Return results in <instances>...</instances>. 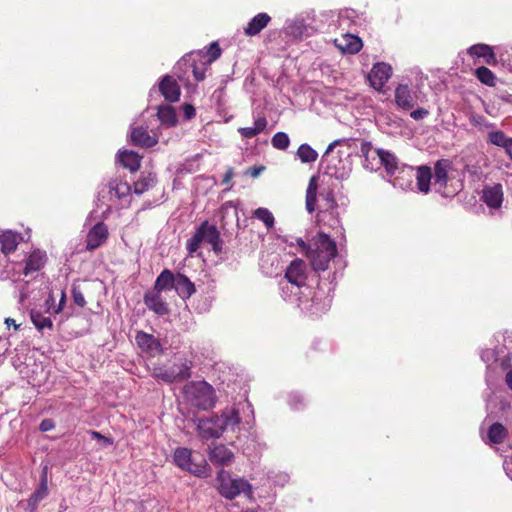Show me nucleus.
<instances>
[{
	"label": "nucleus",
	"instance_id": "1",
	"mask_svg": "<svg viewBox=\"0 0 512 512\" xmlns=\"http://www.w3.org/2000/svg\"><path fill=\"white\" fill-rule=\"evenodd\" d=\"M239 413L235 409L225 410L220 415L195 420L196 429L203 440L219 438L226 430H235L240 424Z\"/></svg>",
	"mask_w": 512,
	"mask_h": 512
},
{
	"label": "nucleus",
	"instance_id": "2",
	"mask_svg": "<svg viewBox=\"0 0 512 512\" xmlns=\"http://www.w3.org/2000/svg\"><path fill=\"white\" fill-rule=\"evenodd\" d=\"M306 255L315 271H325L337 255L336 243L329 235L320 232L312 239Z\"/></svg>",
	"mask_w": 512,
	"mask_h": 512
},
{
	"label": "nucleus",
	"instance_id": "3",
	"mask_svg": "<svg viewBox=\"0 0 512 512\" xmlns=\"http://www.w3.org/2000/svg\"><path fill=\"white\" fill-rule=\"evenodd\" d=\"M183 395L187 404L198 410L212 409L217 402L215 389L204 380L186 383L183 388Z\"/></svg>",
	"mask_w": 512,
	"mask_h": 512
},
{
	"label": "nucleus",
	"instance_id": "4",
	"mask_svg": "<svg viewBox=\"0 0 512 512\" xmlns=\"http://www.w3.org/2000/svg\"><path fill=\"white\" fill-rule=\"evenodd\" d=\"M209 244L215 253L222 251L223 241L217 227L208 221L202 222L195 230L193 236L187 240L186 249L189 255L194 254L201 244Z\"/></svg>",
	"mask_w": 512,
	"mask_h": 512
},
{
	"label": "nucleus",
	"instance_id": "5",
	"mask_svg": "<svg viewBox=\"0 0 512 512\" xmlns=\"http://www.w3.org/2000/svg\"><path fill=\"white\" fill-rule=\"evenodd\" d=\"M218 482L217 489L221 496L226 499L232 500L239 494L244 493L250 495L252 493V486L243 478H232L230 473L221 469L216 478Z\"/></svg>",
	"mask_w": 512,
	"mask_h": 512
},
{
	"label": "nucleus",
	"instance_id": "6",
	"mask_svg": "<svg viewBox=\"0 0 512 512\" xmlns=\"http://www.w3.org/2000/svg\"><path fill=\"white\" fill-rule=\"evenodd\" d=\"M360 153L364 157L363 165L365 168L374 169L370 163V155L373 153L378 157L379 163L385 167L389 175H394L399 170L397 158L392 153L383 149L373 150L371 142L363 141L360 146Z\"/></svg>",
	"mask_w": 512,
	"mask_h": 512
},
{
	"label": "nucleus",
	"instance_id": "7",
	"mask_svg": "<svg viewBox=\"0 0 512 512\" xmlns=\"http://www.w3.org/2000/svg\"><path fill=\"white\" fill-rule=\"evenodd\" d=\"M502 346H497L495 349H486L481 352V359L487 365L499 362L503 370L511 366L512 359V335H502Z\"/></svg>",
	"mask_w": 512,
	"mask_h": 512
},
{
	"label": "nucleus",
	"instance_id": "8",
	"mask_svg": "<svg viewBox=\"0 0 512 512\" xmlns=\"http://www.w3.org/2000/svg\"><path fill=\"white\" fill-rule=\"evenodd\" d=\"M192 362L184 359L180 363H174L171 367H154L152 375L159 381L173 383L183 381L191 376Z\"/></svg>",
	"mask_w": 512,
	"mask_h": 512
},
{
	"label": "nucleus",
	"instance_id": "9",
	"mask_svg": "<svg viewBox=\"0 0 512 512\" xmlns=\"http://www.w3.org/2000/svg\"><path fill=\"white\" fill-rule=\"evenodd\" d=\"M340 142L341 140H335L334 142L329 144L323 155V162L327 164V174H329L332 177H335L336 179L343 180L349 176V173L351 171L350 165L348 162H344L343 160H341L340 157L332 155L335 146L338 145Z\"/></svg>",
	"mask_w": 512,
	"mask_h": 512
},
{
	"label": "nucleus",
	"instance_id": "10",
	"mask_svg": "<svg viewBox=\"0 0 512 512\" xmlns=\"http://www.w3.org/2000/svg\"><path fill=\"white\" fill-rule=\"evenodd\" d=\"M331 288H328L326 292L321 284H318L316 291L310 300L304 299V304L301 309L313 315H319L326 312L332 302V296L330 294Z\"/></svg>",
	"mask_w": 512,
	"mask_h": 512
},
{
	"label": "nucleus",
	"instance_id": "11",
	"mask_svg": "<svg viewBox=\"0 0 512 512\" xmlns=\"http://www.w3.org/2000/svg\"><path fill=\"white\" fill-rule=\"evenodd\" d=\"M173 462L180 469L195 476L202 477L206 475V463H194L192 460V451L188 448H176L173 454Z\"/></svg>",
	"mask_w": 512,
	"mask_h": 512
},
{
	"label": "nucleus",
	"instance_id": "12",
	"mask_svg": "<svg viewBox=\"0 0 512 512\" xmlns=\"http://www.w3.org/2000/svg\"><path fill=\"white\" fill-rule=\"evenodd\" d=\"M320 204L318 209V221L324 222L326 218L329 216L332 218L333 223L331 226L339 225L338 212H337V202L334 198L332 191H328L327 193L320 194Z\"/></svg>",
	"mask_w": 512,
	"mask_h": 512
},
{
	"label": "nucleus",
	"instance_id": "13",
	"mask_svg": "<svg viewBox=\"0 0 512 512\" xmlns=\"http://www.w3.org/2000/svg\"><path fill=\"white\" fill-rule=\"evenodd\" d=\"M392 75V68L389 64L378 62L373 65L368 80L370 85L377 91H381Z\"/></svg>",
	"mask_w": 512,
	"mask_h": 512
},
{
	"label": "nucleus",
	"instance_id": "14",
	"mask_svg": "<svg viewBox=\"0 0 512 512\" xmlns=\"http://www.w3.org/2000/svg\"><path fill=\"white\" fill-rule=\"evenodd\" d=\"M284 280L296 283L305 287V290H309V287L306 285L307 265L305 261L299 258L293 260L286 269Z\"/></svg>",
	"mask_w": 512,
	"mask_h": 512
},
{
	"label": "nucleus",
	"instance_id": "15",
	"mask_svg": "<svg viewBox=\"0 0 512 512\" xmlns=\"http://www.w3.org/2000/svg\"><path fill=\"white\" fill-rule=\"evenodd\" d=\"M279 285L282 298L285 301L297 303V305L301 308L304 304V298L302 295L304 294L303 290H305V287L284 279L280 281Z\"/></svg>",
	"mask_w": 512,
	"mask_h": 512
},
{
	"label": "nucleus",
	"instance_id": "16",
	"mask_svg": "<svg viewBox=\"0 0 512 512\" xmlns=\"http://www.w3.org/2000/svg\"><path fill=\"white\" fill-rule=\"evenodd\" d=\"M482 201L491 209H499L503 202V187L500 183L486 185L482 190Z\"/></svg>",
	"mask_w": 512,
	"mask_h": 512
},
{
	"label": "nucleus",
	"instance_id": "17",
	"mask_svg": "<svg viewBox=\"0 0 512 512\" xmlns=\"http://www.w3.org/2000/svg\"><path fill=\"white\" fill-rule=\"evenodd\" d=\"M108 238V228L103 222L96 223L88 232L86 238L87 250H95Z\"/></svg>",
	"mask_w": 512,
	"mask_h": 512
},
{
	"label": "nucleus",
	"instance_id": "18",
	"mask_svg": "<svg viewBox=\"0 0 512 512\" xmlns=\"http://www.w3.org/2000/svg\"><path fill=\"white\" fill-rule=\"evenodd\" d=\"M144 304L146 307L159 316L169 313L168 304L163 300L161 292L152 289L144 294Z\"/></svg>",
	"mask_w": 512,
	"mask_h": 512
},
{
	"label": "nucleus",
	"instance_id": "19",
	"mask_svg": "<svg viewBox=\"0 0 512 512\" xmlns=\"http://www.w3.org/2000/svg\"><path fill=\"white\" fill-rule=\"evenodd\" d=\"M135 339L141 350L146 353L151 355L164 353V348L160 341L151 334L139 331L137 332Z\"/></svg>",
	"mask_w": 512,
	"mask_h": 512
},
{
	"label": "nucleus",
	"instance_id": "20",
	"mask_svg": "<svg viewBox=\"0 0 512 512\" xmlns=\"http://www.w3.org/2000/svg\"><path fill=\"white\" fill-rule=\"evenodd\" d=\"M395 102L400 109L408 111L416 105L417 96L408 85L399 84L395 90Z\"/></svg>",
	"mask_w": 512,
	"mask_h": 512
},
{
	"label": "nucleus",
	"instance_id": "21",
	"mask_svg": "<svg viewBox=\"0 0 512 512\" xmlns=\"http://www.w3.org/2000/svg\"><path fill=\"white\" fill-rule=\"evenodd\" d=\"M159 91L169 102H176L180 98V87L170 75H165L159 83Z\"/></svg>",
	"mask_w": 512,
	"mask_h": 512
},
{
	"label": "nucleus",
	"instance_id": "22",
	"mask_svg": "<svg viewBox=\"0 0 512 512\" xmlns=\"http://www.w3.org/2000/svg\"><path fill=\"white\" fill-rule=\"evenodd\" d=\"M452 168V162L449 159H439L434 164L433 178L436 185L445 188L448 183V173Z\"/></svg>",
	"mask_w": 512,
	"mask_h": 512
},
{
	"label": "nucleus",
	"instance_id": "23",
	"mask_svg": "<svg viewBox=\"0 0 512 512\" xmlns=\"http://www.w3.org/2000/svg\"><path fill=\"white\" fill-rule=\"evenodd\" d=\"M130 138L134 145L146 148L153 147L158 142L157 138L151 136L147 129L142 126L133 128L131 130Z\"/></svg>",
	"mask_w": 512,
	"mask_h": 512
},
{
	"label": "nucleus",
	"instance_id": "24",
	"mask_svg": "<svg viewBox=\"0 0 512 512\" xmlns=\"http://www.w3.org/2000/svg\"><path fill=\"white\" fill-rule=\"evenodd\" d=\"M270 21L271 17L267 13H258L248 22L244 28V34L250 37L256 36L267 27Z\"/></svg>",
	"mask_w": 512,
	"mask_h": 512
},
{
	"label": "nucleus",
	"instance_id": "25",
	"mask_svg": "<svg viewBox=\"0 0 512 512\" xmlns=\"http://www.w3.org/2000/svg\"><path fill=\"white\" fill-rule=\"evenodd\" d=\"M233 453L224 445H217L210 450L209 459L210 461L219 466L228 465L233 460Z\"/></svg>",
	"mask_w": 512,
	"mask_h": 512
},
{
	"label": "nucleus",
	"instance_id": "26",
	"mask_svg": "<svg viewBox=\"0 0 512 512\" xmlns=\"http://www.w3.org/2000/svg\"><path fill=\"white\" fill-rule=\"evenodd\" d=\"M174 289L182 299L190 298L196 291L195 286L190 279L181 273L176 274Z\"/></svg>",
	"mask_w": 512,
	"mask_h": 512
},
{
	"label": "nucleus",
	"instance_id": "27",
	"mask_svg": "<svg viewBox=\"0 0 512 512\" xmlns=\"http://www.w3.org/2000/svg\"><path fill=\"white\" fill-rule=\"evenodd\" d=\"M471 56L483 58L484 62L488 65H495L497 63L496 55L491 46L486 44H475L468 49Z\"/></svg>",
	"mask_w": 512,
	"mask_h": 512
},
{
	"label": "nucleus",
	"instance_id": "28",
	"mask_svg": "<svg viewBox=\"0 0 512 512\" xmlns=\"http://www.w3.org/2000/svg\"><path fill=\"white\" fill-rule=\"evenodd\" d=\"M432 170L429 166L422 165L416 170V181L417 188L422 193H428L430 191V182L432 179Z\"/></svg>",
	"mask_w": 512,
	"mask_h": 512
},
{
	"label": "nucleus",
	"instance_id": "29",
	"mask_svg": "<svg viewBox=\"0 0 512 512\" xmlns=\"http://www.w3.org/2000/svg\"><path fill=\"white\" fill-rule=\"evenodd\" d=\"M119 162L131 172L137 171L141 166V158L133 151H120L117 155Z\"/></svg>",
	"mask_w": 512,
	"mask_h": 512
},
{
	"label": "nucleus",
	"instance_id": "30",
	"mask_svg": "<svg viewBox=\"0 0 512 512\" xmlns=\"http://www.w3.org/2000/svg\"><path fill=\"white\" fill-rule=\"evenodd\" d=\"M176 275L168 269H164L156 278L153 289L162 292L174 288Z\"/></svg>",
	"mask_w": 512,
	"mask_h": 512
},
{
	"label": "nucleus",
	"instance_id": "31",
	"mask_svg": "<svg viewBox=\"0 0 512 512\" xmlns=\"http://www.w3.org/2000/svg\"><path fill=\"white\" fill-rule=\"evenodd\" d=\"M46 255L40 251H34L28 257L23 273L29 275L32 272L39 271L45 264Z\"/></svg>",
	"mask_w": 512,
	"mask_h": 512
},
{
	"label": "nucleus",
	"instance_id": "32",
	"mask_svg": "<svg viewBox=\"0 0 512 512\" xmlns=\"http://www.w3.org/2000/svg\"><path fill=\"white\" fill-rule=\"evenodd\" d=\"M49 489L48 486H45V483H39L38 487L31 494L29 499L27 500V508L28 512H36L39 503L48 496Z\"/></svg>",
	"mask_w": 512,
	"mask_h": 512
},
{
	"label": "nucleus",
	"instance_id": "33",
	"mask_svg": "<svg viewBox=\"0 0 512 512\" xmlns=\"http://www.w3.org/2000/svg\"><path fill=\"white\" fill-rule=\"evenodd\" d=\"M317 190H318V177L312 176L309 180L308 187L306 190V210L309 213L316 211L317 202Z\"/></svg>",
	"mask_w": 512,
	"mask_h": 512
},
{
	"label": "nucleus",
	"instance_id": "34",
	"mask_svg": "<svg viewBox=\"0 0 512 512\" xmlns=\"http://www.w3.org/2000/svg\"><path fill=\"white\" fill-rule=\"evenodd\" d=\"M507 436V428L499 422L491 424L487 432V438L491 444H501Z\"/></svg>",
	"mask_w": 512,
	"mask_h": 512
},
{
	"label": "nucleus",
	"instance_id": "35",
	"mask_svg": "<svg viewBox=\"0 0 512 512\" xmlns=\"http://www.w3.org/2000/svg\"><path fill=\"white\" fill-rule=\"evenodd\" d=\"M157 117L160 122L167 127H173L177 124V116L175 109L169 105H161L158 107Z\"/></svg>",
	"mask_w": 512,
	"mask_h": 512
},
{
	"label": "nucleus",
	"instance_id": "36",
	"mask_svg": "<svg viewBox=\"0 0 512 512\" xmlns=\"http://www.w3.org/2000/svg\"><path fill=\"white\" fill-rule=\"evenodd\" d=\"M267 124L268 122L265 117H258L255 119L253 127H241L238 129V132L244 138H253L263 132Z\"/></svg>",
	"mask_w": 512,
	"mask_h": 512
},
{
	"label": "nucleus",
	"instance_id": "37",
	"mask_svg": "<svg viewBox=\"0 0 512 512\" xmlns=\"http://www.w3.org/2000/svg\"><path fill=\"white\" fill-rule=\"evenodd\" d=\"M109 193L118 199L126 197L131 192V187L127 182L119 179H113L108 183Z\"/></svg>",
	"mask_w": 512,
	"mask_h": 512
},
{
	"label": "nucleus",
	"instance_id": "38",
	"mask_svg": "<svg viewBox=\"0 0 512 512\" xmlns=\"http://www.w3.org/2000/svg\"><path fill=\"white\" fill-rule=\"evenodd\" d=\"M0 245L5 254L15 251L18 245L17 235L11 231L4 232L0 236Z\"/></svg>",
	"mask_w": 512,
	"mask_h": 512
},
{
	"label": "nucleus",
	"instance_id": "39",
	"mask_svg": "<svg viewBox=\"0 0 512 512\" xmlns=\"http://www.w3.org/2000/svg\"><path fill=\"white\" fill-rule=\"evenodd\" d=\"M156 184V175L149 173L136 181L133 185V192L137 195H141L149 189L153 188Z\"/></svg>",
	"mask_w": 512,
	"mask_h": 512
},
{
	"label": "nucleus",
	"instance_id": "40",
	"mask_svg": "<svg viewBox=\"0 0 512 512\" xmlns=\"http://www.w3.org/2000/svg\"><path fill=\"white\" fill-rule=\"evenodd\" d=\"M30 318L38 331H43L44 329H52L53 327V322L51 318L45 317L36 310H31Z\"/></svg>",
	"mask_w": 512,
	"mask_h": 512
},
{
	"label": "nucleus",
	"instance_id": "41",
	"mask_svg": "<svg viewBox=\"0 0 512 512\" xmlns=\"http://www.w3.org/2000/svg\"><path fill=\"white\" fill-rule=\"evenodd\" d=\"M297 156L302 163H312L317 160L318 153L310 145L304 143L299 146Z\"/></svg>",
	"mask_w": 512,
	"mask_h": 512
},
{
	"label": "nucleus",
	"instance_id": "42",
	"mask_svg": "<svg viewBox=\"0 0 512 512\" xmlns=\"http://www.w3.org/2000/svg\"><path fill=\"white\" fill-rule=\"evenodd\" d=\"M474 74L482 84L490 87L496 85V76L489 68L485 66L478 67Z\"/></svg>",
	"mask_w": 512,
	"mask_h": 512
},
{
	"label": "nucleus",
	"instance_id": "43",
	"mask_svg": "<svg viewBox=\"0 0 512 512\" xmlns=\"http://www.w3.org/2000/svg\"><path fill=\"white\" fill-rule=\"evenodd\" d=\"M510 137H508L501 130H493V128L487 133V142L491 145L504 148Z\"/></svg>",
	"mask_w": 512,
	"mask_h": 512
},
{
	"label": "nucleus",
	"instance_id": "44",
	"mask_svg": "<svg viewBox=\"0 0 512 512\" xmlns=\"http://www.w3.org/2000/svg\"><path fill=\"white\" fill-rule=\"evenodd\" d=\"M345 44L340 45L341 49L348 53H357L362 47V41L359 37L354 35H346L344 38Z\"/></svg>",
	"mask_w": 512,
	"mask_h": 512
},
{
	"label": "nucleus",
	"instance_id": "45",
	"mask_svg": "<svg viewBox=\"0 0 512 512\" xmlns=\"http://www.w3.org/2000/svg\"><path fill=\"white\" fill-rule=\"evenodd\" d=\"M469 122L480 131H490L495 127L494 123L489 122L483 115L477 113H472L469 116Z\"/></svg>",
	"mask_w": 512,
	"mask_h": 512
},
{
	"label": "nucleus",
	"instance_id": "46",
	"mask_svg": "<svg viewBox=\"0 0 512 512\" xmlns=\"http://www.w3.org/2000/svg\"><path fill=\"white\" fill-rule=\"evenodd\" d=\"M253 215L258 220L262 221L268 230L274 227L275 219L273 214L267 208H257Z\"/></svg>",
	"mask_w": 512,
	"mask_h": 512
},
{
	"label": "nucleus",
	"instance_id": "47",
	"mask_svg": "<svg viewBox=\"0 0 512 512\" xmlns=\"http://www.w3.org/2000/svg\"><path fill=\"white\" fill-rule=\"evenodd\" d=\"M271 144L278 150H286L290 145V138L285 132H277L272 137Z\"/></svg>",
	"mask_w": 512,
	"mask_h": 512
},
{
	"label": "nucleus",
	"instance_id": "48",
	"mask_svg": "<svg viewBox=\"0 0 512 512\" xmlns=\"http://www.w3.org/2000/svg\"><path fill=\"white\" fill-rule=\"evenodd\" d=\"M207 54H208V63H211V62L215 61L217 58L220 57L221 49H220V47H219L217 42H212L209 45Z\"/></svg>",
	"mask_w": 512,
	"mask_h": 512
},
{
	"label": "nucleus",
	"instance_id": "49",
	"mask_svg": "<svg viewBox=\"0 0 512 512\" xmlns=\"http://www.w3.org/2000/svg\"><path fill=\"white\" fill-rule=\"evenodd\" d=\"M18 289V303L23 305L30 295L27 283H22L17 286Z\"/></svg>",
	"mask_w": 512,
	"mask_h": 512
},
{
	"label": "nucleus",
	"instance_id": "50",
	"mask_svg": "<svg viewBox=\"0 0 512 512\" xmlns=\"http://www.w3.org/2000/svg\"><path fill=\"white\" fill-rule=\"evenodd\" d=\"M72 298H73L74 303L76 305H78L79 307L85 306L86 301H85L84 295L81 292V290L76 286L72 287Z\"/></svg>",
	"mask_w": 512,
	"mask_h": 512
},
{
	"label": "nucleus",
	"instance_id": "51",
	"mask_svg": "<svg viewBox=\"0 0 512 512\" xmlns=\"http://www.w3.org/2000/svg\"><path fill=\"white\" fill-rule=\"evenodd\" d=\"M289 404L293 409L298 410L304 404L303 397L299 394H291L289 397Z\"/></svg>",
	"mask_w": 512,
	"mask_h": 512
},
{
	"label": "nucleus",
	"instance_id": "52",
	"mask_svg": "<svg viewBox=\"0 0 512 512\" xmlns=\"http://www.w3.org/2000/svg\"><path fill=\"white\" fill-rule=\"evenodd\" d=\"M90 435L92 436V438L101 441L103 446H109L112 445L113 443V440L111 438L103 436L98 431H90Z\"/></svg>",
	"mask_w": 512,
	"mask_h": 512
},
{
	"label": "nucleus",
	"instance_id": "53",
	"mask_svg": "<svg viewBox=\"0 0 512 512\" xmlns=\"http://www.w3.org/2000/svg\"><path fill=\"white\" fill-rule=\"evenodd\" d=\"M55 428V423L52 419L46 418L43 419L39 425V430L41 432H48Z\"/></svg>",
	"mask_w": 512,
	"mask_h": 512
},
{
	"label": "nucleus",
	"instance_id": "54",
	"mask_svg": "<svg viewBox=\"0 0 512 512\" xmlns=\"http://www.w3.org/2000/svg\"><path fill=\"white\" fill-rule=\"evenodd\" d=\"M429 115V111L425 108H418L410 113L411 118L414 120H422Z\"/></svg>",
	"mask_w": 512,
	"mask_h": 512
},
{
	"label": "nucleus",
	"instance_id": "55",
	"mask_svg": "<svg viewBox=\"0 0 512 512\" xmlns=\"http://www.w3.org/2000/svg\"><path fill=\"white\" fill-rule=\"evenodd\" d=\"M182 109H183V113H184L185 119L190 120L193 117H195L196 111H195V108H194L193 105H191V104H184Z\"/></svg>",
	"mask_w": 512,
	"mask_h": 512
},
{
	"label": "nucleus",
	"instance_id": "56",
	"mask_svg": "<svg viewBox=\"0 0 512 512\" xmlns=\"http://www.w3.org/2000/svg\"><path fill=\"white\" fill-rule=\"evenodd\" d=\"M193 75L197 81H202L205 78V68H199L194 64H191Z\"/></svg>",
	"mask_w": 512,
	"mask_h": 512
},
{
	"label": "nucleus",
	"instance_id": "57",
	"mask_svg": "<svg viewBox=\"0 0 512 512\" xmlns=\"http://www.w3.org/2000/svg\"><path fill=\"white\" fill-rule=\"evenodd\" d=\"M503 467L507 476L512 480V455L504 460Z\"/></svg>",
	"mask_w": 512,
	"mask_h": 512
},
{
	"label": "nucleus",
	"instance_id": "58",
	"mask_svg": "<svg viewBox=\"0 0 512 512\" xmlns=\"http://www.w3.org/2000/svg\"><path fill=\"white\" fill-rule=\"evenodd\" d=\"M66 303V294L64 291L61 292V298L59 300L58 305L54 308V313L58 314L63 310V307Z\"/></svg>",
	"mask_w": 512,
	"mask_h": 512
},
{
	"label": "nucleus",
	"instance_id": "59",
	"mask_svg": "<svg viewBox=\"0 0 512 512\" xmlns=\"http://www.w3.org/2000/svg\"><path fill=\"white\" fill-rule=\"evenodd\" d=\"M289 480V476L285 473H281L279 475H276V479H274V483L283 486L285 483H287Z\"/></svg>",
	"mask_w": 512,
	"mask_h": 512
},
{
	"label": "nucleus",
	"instance_id": "60",
	"mask_svg": "<svg viewBox=\"0 0 512 512\" xmlns=\"http://www.w3.org/2000/svg\"><path fill=\"white\" fill-rule=\"evenodd\" d=\"M48 467L44 466L41 472L40 481L39 483H45V486H48Z\"/></svg>",
	"mask_w": 512,
	"mask_h": 512
},
{
	"label": "nucleus",
	"instance_id": "61",
	"mask_svg": "<svg viewBox=\"0 0 512 512\" xmlns=\"http://www.w3.org/2000/svg\"><path fill=\"white\" fill-rule=\"evenodd\" d=\"M506 154L509 156L512 161V137H510L506 143V146L503 148Z\"/></svg>",
	"mask_w": 512,
	"mask_h": 512
},
{
	"label": "nucleus",
	"instance_id": "62",
	"mask_svg": "<svg viewBox=\"0 0 512 512\" xmlns=\"http://www.w3.org/2000/svg\"><path fill=\"white\" fill-rule=\"evenodd\" d=\"M233 177V170L232 169H228L227 172L225 173L223 179H222V183L223 184H228L230 182V180L232 179Z\"/></svg>",
	"mask_w": 512,
	"mask_h": 512
},
{
	"label": "nucleus",
	"instance_id": "63",
	"mask_svg": "<svg viewBox=\"0 0 512 512\" xmlns=\"http://www.w3.org/2000/svg\"><path fill=\"white\" fill-rule=\"evenodd\" d=\"M264 170V167L260 166V167H254L251 169V176L252 177H257L262 171Z\"/></svg>",
	"mask_w": 512,
	"mask_h": 512
},
{
	"label": "nucleus",
	"instance_id": "64",
	"mask_svg": "<svg viewBox=\"0 0 512 512\" xmlns=\"http://www.w3.org/2000/svg\"><path fill=\"white\" fill-rule=\"evenodd\" d=\"M506 384L512 390V370L509 371L506 375Z\"/></svg>",
	"mask_w": 512,
	"mask_h": 512
}]
</instances>
